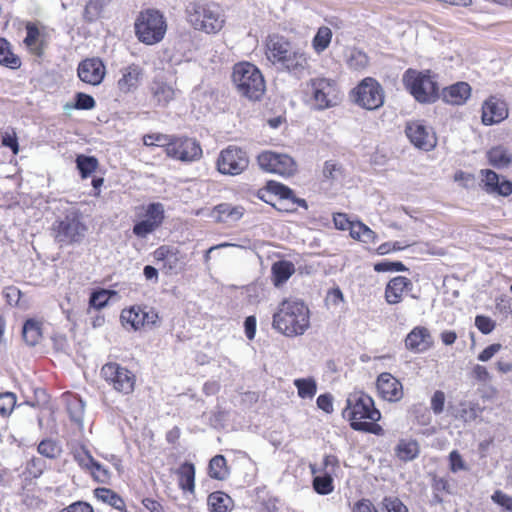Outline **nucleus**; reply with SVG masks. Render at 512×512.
Listing matches in <instances>:
<instances>
[{"mask_svg": "<svg viewBox=\"0 0 512 512\" xmlns=\"http://www.w3.org/2000/svg\"><path fill=\"white\" fill-rule=\"evenodd\" d=\"M460 407V419H462L465 422L474 421L482 412V409L480 408V405L477 402L461 401Z\"/></svg>", "mask_w": 512, "mask_h": 512, "instance_id": "obj_54", "label": "nucleus"}, {"mask_svg": "<svg viewBox=\"0 0 512 512\" xmlns=\"http://www.w3.org/2000/svg\"><path fill=\"white\" fill-rule=\"evenodd\" d=\"M74 162L75 168L82 180L92 177L100 166L96 156L84 153L76 154Z\"/></svg>", "mask_w": 512, "mask_h": 512, "instance_id": "obj_31", "label": "nucleus"}, {"mask_svg": "<svg viewBox=\"0 0 512 512\" xmlns=\"http://www.w3.org/2000/svg\"><path fill=\"white\" fill-rule=\"evenodd\" d=\"M120 73L121 77L117 81V88L124 95L134 93L144 78V69L135 63L122 67Z\"/></svg>", "mask_w": 512, "mask_h": 512, "instance_id": "obj_20", "label": "nucleus"}, {"mask_svg": "<svg viewBox=\"0 0 512 512\" xmlns=\"http://www.w3.org/2000/svg\"><path fill=\"white\" fill-rule=\"evenodd\" d=\"M395 456L402 462L416 459L420 453V446L415 439H400L394 448Z\"/></svg>", "mask_w": 512, "mask_h": 512, "instance_id": "obj_36", "label": "nucleus"}, {"mask_svg": "<svg viewBox=\"0 0 512 512\" xmlns=\"http://www.w3.org/2000/svg\"><path fill=\"white\" fill-rule=\"evenodd\" d=\"M472 87L468 82L458 81L440 91V98L448 105L462 106L471 97Z\"/></svg>", "mask_w": 512, "mask_h": 512, "instance_id": "obj_23", "label": "nucleus"}, {"mask_svg": "<svg viewBox=\"0 0 512 512\" xmlns=\"http://www.w3.org/2000/svg\"><path fill=\"white\" fill-rule=\"evenodd\" d=\"M77 75L82 82L98 86L106 75L105 63L99 57L86 58L78 64Z\"/></svg>", "mask_w": 512, "mask_h": 512, "instance_id": "obj_16", "label": "nucleus"}, {"mask_svg": "<svg viewBox=\"0 0 512 512\" xmlns=\"http://www.w3.org/2000/svg\"><path fill=\"white\" fill-rule=\"evenodd\" d=\"M279 68L288 72L296 79H300L307 68V58L305 54L297 48L291 53L290 57L279 64Z\"/></svg>", "mask_w": 512, "mask_h": 512, "instance_id": "obj_29", "label": "nucleus"}, {"mask_svg": "<svg viewBox=\"0 0 512 512\" xmlns=\"http://www.w3.org/2000/svg\"><path fill=\"white\" fill-rule=\"evenodd\" d=\"M251 497L254 505L250 509L255 512H278L281 508L280 499L270 494L266 487L256 488Z\"/></svg>", "mask_w": 512, "mask_h": 512, "instance_id": "obj_25", "label": "nucleus"}, {"mask_svg": "<svg viewBox=\"0 0 512 512\" xmlns=\"http://www.w3.org/2000/svg\"><path fill=\"white\" fill-rule=\"evenodd\" d=\"M160 317L158 311L147 305H141V323L142 328H154L159 326Z\"/></svg>", "mask_w": 512, "mask_h": 512, "instance_id": "obj_53", "label": "nucleus"}, {"mask_svg": "<svg viewBox=\"0 0 512 512\" xmlns=\"http://www.w3.org/2000/svg\"><path fill=\"white\" fill-rule=\"evenodd\" d=\"M51 340L55 352L70 355L71 346L65 334L54 333L53 336L51 337Z\"/></svg>", "mask_w": 512, "mask_h": 512, "instance_id": "obj_60", "label": "nucleus"}, {"mask_svg": "<svg viewBox=\"0 0 512 512\" xmlns=\"http://www.w3.org/2000/svg\"><path fill=\"white\" fill-rule=\"evenodd\" d=\"M152 100L157 107L165 108L175 98V90L162 77L153 79L150 85Z\"/></svg>", "mask_w": 512, "mask_h": 512, "instance_id": "obj_26", "label": "nucleus"}, {"mask_svg": "<svg viewBox=\"0 0 512 512\" xmlns=\"http://www.w3.org/2000/svg\"><path fill=\"white\" fill-rule=\"evenodd\" d=\"M89 308H93L100 311L109 305V301L101 291V287H97L91 290L88 300Z\"/></svg>", "mask_w": 512, "mask_h": 512, "instance_id": "obj_57", "label": "nucleus"}, {"mask_svg": "<svg viewBox=\"0 0 512 512\" xmlns=\"http://www.w3.org/2000/svg\"><path fill=\"white\" fill-rule=\"evenodd\" d=\"M486 159L490 166L496 169H504L511 165L512 154L503 145H497L486 151Z\"/></svg>", "mask_w": 512, "mask_h": 512, "instance_id": "obj_33", "label": "nucleus"}, {"mask_svg": "<svg viewBox=\"0 0 512 512\" xmlns=\"http://www.w3.org/2000/svg\"><path fill=\"white\" fill-rule=\"evenodd\" d=\"M266 190L269 192V194L278 197L280 201L278 206L287 207L284 204V201H289L292 199V197H294V190L292 188L276 180L266 181Z\"/></svg>", "mask_w": 512, "mask_h": 512, "instance_id": "obj_45", "label": "nucleus"}, {"mask_svg": "<svg viewBox=\"0 0 512 512\" xmlns=\"http://www.w3.org/2000/svg\"><path fill=\"white\" fill-rule=\"evenodd\" d=\"M230 470L224 455L217 454L209 460L208 475L215 480L223 481L229 477Z\"/></svg>", "mask_w": 512, "mask_h": 512, "instance_id": "obj_41", "label": "nucleus"}, {"mask_svg": "<svg viewBox=\"0 0 512 512\" xmlns=\"http://www.w3.org/2000/svg\"><path fill=\"white\" fill-rule=\"evenodd\" d=\"M93 493L97 501L107 504L120 512H127L123 498L114 490L107 487H97Z\"/></svg>", "mask_w": 512, "mask_h": 512, "instance_id": "obj_35", "label": "nucleus"}, {"mask_svg": "<svg viewBox=\"0 0 512 512\" xmlns=\"http://www.w3.org/2000/svg\"><path fill=\"white\" fill-rule=\"evenodd\" d=\"M406 91L420 104H434L440 99L437 75L429 69L408 68L402 75Z\"/></svg>", "mask_w": 512, "mask_h": 512, "instance_id": "obj_5", "label": "nucleus"}, {"mask_svg": "<svg viewBox=\"0 0 512 512\" xmlns=\"http://www.w3.org/2000/svg\"><path fill=\"white\" fill-rule=\"evenodd\" d=\"M122 326L127 330L139 331L142 329L141 323V305H132L124 308L120 314Z\"/></svg>", "mask_w": 512, "mask_h": 512, "instance_id": "obj_39", "label": "nucleus"}, {"mask_svg": "<svg viewBox=\"0 0 512 512\" xmlns=\"http://www.w3.org/2000/svg\"><path fill=\"white\" fill-rule=\"evenodd\" d=\"M482 189L491 195L508 197L512 194V180L492 169H482Z\"/></svg>", "mask_w": 512, "mask_h": 512, "instance_id": "obj_17", "label": "nucleus"}, {"mask_svg": "<svg viewBox=\"0 0 512 512\" xmlns=\"http://www.w3.org/2000/svg\"><path fill=\"white\" fill-rule=\"evenodd\" d=\"M446 397L442 390H436L430 399L431 410L435 415H440L445 409Z\"/></svg>", "mask_w": 512, "mask_h": 512, "instance_id": "obj_64", "label": "nucleus"}, {"mask_svg": "<svg viewBox=\"0 0 512 512\" xmlns=\"http://www.w3.org/2000/svg\"><path fill=\"white\" fill-rule=\"evenodd\" d=\"M266 46L268 59L276 65L290 57L291 53L297 49L285 36L279 34L270 35Z\"/></svg>", "mask_w": 512, "mask_h": 512, "instance_id": "obj_21", "label": "nucleus"}, {"mask_svg": "<svg viewBox=\"0 0 512 512\" xmlns=\"http://www.w3.org/2000/svg\"><path fill=\"white\" fill-rule=\"evenodd\" d=\"M332 39V31L329 27L321 26L318 28L312 39V46L317 53H321L326 50Z\"/></svg>", "mask_w": 512, "mask_h": 512, "instance_id": "obj_48", "label": "nucleus"}, {"mask_svg": "<svg viewBox=\"0 0 512 512\" xmlns=\"http://www.w3.org/2000/svg\"><path fill=\"white\" fill-rule=\"evenodd\" d=\"M507 103L496 96L488 97L481 107V122L485 126L501 123L508 118Z\"/></svg>", "mask_w": 512, "mask_h": 512, "instance_id": "obj_18", "label": "nucleus"}, {"mask_svg": "<svg viewBox=\"0 0 512 512\" xmlns=\"http://www.w3.org/2000/svg\"><path fill=\"white\" fill-rule=\"evenodd\" d=\"M301 399H312L317 393V382L314 377L296 378L293 381Z\"/></svg>", "mask_w": 512, "mask_h": 512, "instance_id": "obj_46", "label": "nucleus"}, {"mask_svg": "<svg viewBox=\"0 0 512 512\" xmlns=\"http://www.w3.org/2000/svg\"><path fill=\"white\" fill-rule=\"evenodd\" d=\"M200 142L186 135H173L167 147V157L182 163H191L202 157Z\"/></svg>", "mask_w": 512, "mask_h": 512, "instance_id": "obj_11", "label": "nucleus"}, {"mask_svg": "<svg viewBox=\"0 0 512 512\" xmlns=\"http://www.w3.org/2000/svg\"><path fill=\"white\" fill-rule=\"evenodd\" d=\"M37 451L40 455L46 458L56 459L60 456L62 448L58 441L51 438H45L38 444Z\"/></svg>", "mask_w": 512, "mask_h": 512, "instance_id": "obj_49", "label": "nucleus"}, {"mask_svg": "<svg viewBox=\"0 0 512 512\" xmlns=\"http://www.w3.org/2000/svg\"><path fill=\"white\" fill-rule=\"evenodd\" d=\"M323 181H328L330 185L341 182L345 177L344 166L335 160H326L322 169Z\"/></svg>", "mask_w": 512, "mask_h": 512, "instance_id": "obj_42", "label": "nucleus"}, {"mask_svg": "<svg viewBox=\"0 0 512 512\" xmlns=\"http://www.w3.org/2000/svg\"><path fill=\"white\" fill-rule=\"evenodd\" d=\"M67 412L72 422L81 425L84 419L85 413V401L77 394L71 395L67 399Z\"/></svg>", "mask_w": 512, "mask_h": 512, "instance_id": "obj_44", "label": "nucleus"}, {"mask_svg": "<svg viewBox=\"0 0 512 512\" xmlns=\"http://www.w3.org/2000/svg\"><path fill=\"white\" fill-rule=\"evenodd\" d=\"M165 218L164 205L161 202H149L134 221L132 233L138 239H146L163 225Z\"/></svg>", "mask_w": 512, "mask_h": 512, "instance_id": "obj_9", "label": "nucleus"}, {"mask_svg": "<svg viewBox=\"0 0 512 512\" xmlns=\"http://www.w3.org/2000/svg\"><path fill=\"white\" fill-rule=\"evenodd\" d=\"M342 416L348 420L353 430L368 431L369 422L367 420L378 422L381 419V412L376 408L370 395L364 391H355L348 396Z\"/></svg>", "mask_w": 512, "mask_h": 512, "instance_id": "obj_4", "label": "nucleus"}, {"mask_svg": "<svg viewBox=\"0 0 512 512\" xmlns=\"http://www.w3.org/2000/svg\"><path fill=\"white\" fill-rule=\"evenodd\" d=\"M216 165L221 174L236 176L248 167L249 158L242 148L228 146L220 152Z\"/></svg>", "mask_w": 512, "mask_h": 512, "instance_id": "obj_14", "label": "nucleus"}, {"mask_svg": "<svg viewBox=\"0 0 512 512\" xmlns=\"http://www.w3.org/2000/svg\"><path fill=\"white\" fill-rule=\"evenodd\" d=\"M433 345L430 331L424 326L414 327L405 338V347L414 353H423Z\"/></svg>", "mask_w": 512, "mask_h": 512, "instance_id": "obj_24", "label": "nucleus"}, {"mask_svg": "<svg viewBox=\"0 0 512 512\" xmlns=\"http://www.w3.org/2000/svg\"><path fill=\"white\" fill-rule=\"evenodd\" d=\"M295 272V265L289 260H278L272 264L271 280L275 287L283 286Z\"/></svg>", "mask_w": 512, "mask_h": 512, "instance_id": "obj_32", "label": "nucleus"}, {"mask_svg": "<svg viewBox=\"0 0 512 512\" xmlns=\"http://www.w3.org/2000/svg\"><path fill=\"white\" fill-rule=\"evenodd\" d=\"M377 273L386 272H408L409 268L400 260L382 259L373 265Z\"/></svg>", "mask_w": 512, "mask_h": 512, "instance_id": "obj_51", "label": "nucleus"}, {"mask_svg": "<svg viewBox=\"0 0 512 512\" xmlns=\"http://www.w3.org/2000/svg\"><path fill=\"white\" fill-rule=\"evenodd\" d=\"M89 464L91 465V468H89V471L93 478L101 483H105L110 479V471L109 469L104 466L101 462L96 460L92 455L87 456Z\"/></svg>", "mask_w": 512, "mask_h": 512, "instance_id": "obj_52", "label": "nucleus"}, {"mask_svg": "<svg viewBox=\"0 0 512 512\" xmlns=\"http://www.w3.org/2000/svg\"><path fill=\"white\" fill-rule=\"evenodd\" d=\"M257 163L263 171L280 176H292L297 172L296 161L285 153L263 151L257 156Z\"/></svg>", "mask_w": 512, "mask_h": 512, "instance_id": "obj_13", "label": "nucleus"}, {"mask_svg": "<svg viewBox=\"0 0 512 512\" xmlns=\"http://www.w3.org/2000/svg\"><path fill=\"white\" fill-rule=\"evenodd\" d=\"M313 474L312 487L313 490L319 495H329L334 491V478L328 471H323L316 474L315 465H310Z\"/></svg>", "mask_w": 512, "mask_h": 512, "instance_id": "obj_37", "label": "nucleus"}, {"mask_svg": "<svg viewBox=\"0 0 512 512\" xmlns=\"http://www.w3.org/2000/svg\"><path fill=\"white\" fill-rule=\"evenodd\" d=\"M96 107V100L94 97L85 92H75L72 102H67L63 109L64 111L69 110H83L89 111Z\"/></svg>", "mask_w": 512, "mask_h": 512, "instance_id": "obj_43", "label": "nucleus"}, {"mask_svg": "<svg viewBox=\"0 0 512 512\" xmlns=\"http://www.w3.org/2000/svg\"><path fill=\"white\" fill-rule=\"evenodd\" d=\"M413 282L405 276H395L385 285L384 298L389 305H396L402 302L403 295L413 290Z\"/></svg>", "mask_w": 512, "mask_h": 512, "instance_id": "obj_22", "label": "nucleus"}, {"mask_svg": "<svg viewBox=\"0 0 512 512\" xmlns=\"http://www.w3.org/2000/svg\"><path fill=\"white\" fill-rule=\"evenodd\" d=\"M174 134L149 133L143 136V144L147 147H162L167 155V147Z\"/></svg>", "mask_w": 512, "mask_h": 512, "instance_id": "obj_50", "label": "nucleus"}, {"mask_svg": "<svg viewBox=\"0 0 512 512\" xmlns=\"http://www.w3.org/2000/svg\"><path fill=\"white\" fill-rule=\"evenodd\" d=\"M405 134L415 148L423 151H431L437 144L435 134L424 121L408 122L405 127Z\"/></svg>", "mask_w": 512, "mask_h": 512, "instance_id": "obj_15", "label": "nucleus"}, {"mask_svg": "<svg viewBox=\"0 0 512 512\" xmlns=\"http://www.w3.org/2000/svg\"><path fill=\"white\" fill-rule=\"evenodd\" d=\"M474 325L483 335H489L494 331L496 321L487 315L478 314L475 317Z\"/></svg>", "mask_w": 512, "mask_h": 512, "instance_id": "obj_59", "label": "nucleus"}, {"mask_svg": "<svg viewBox=\"0 0 512 512\" xmlns=\"http://www.w3.org/2000/svg\"><path fill=\"white\" fill-rule=\"evenodd\" d=\"M177 474L179 487L185 492H193L195 488V465L186 460L180 464Z\"/></svg>", "mask_w": 512, "mask_h": 512, "instance_id": "obj_40", "label": "nucleus"}, {"mask_svg": "<svg viewBox=\"0 0 512 512\" xmlns=\"http://www.w3.org/2000/svg\"><path fill=\"white\" fill-rule=\"evenodd\" d=\"M449 469L452 473H457L461 470H468V465L464 461L462 455L458 450H452L448 456Z\"/></svg>", "mask_w": 512, "mask_h": 512, "instance_id": "obj_62", "label": "nucleus"}, {"mask_svg": "<svg viewBox=\"0 0 512 512\" xmlns=\"http://www.w3.org/2000/svg\"><path fill=\"white\" fill-rule=\"evenodd\" d=\"M308 86L315 110L323 111L336 105L337 84L334 80L325 77L312 78Z\"/></svg>", "mask_w": 512, "mask_h": 512, "instance_id": "obj_12", "label": "nucleus"}, {"mask_svg": "<svg viewBox=\"0 0 512 512\" xmlns=\"http://www.w3.org/2000/svg\"><path fill=\"white\" fill-rule=\"evenodd\" d=\"M381 504L382 512H409L408 508L396 496H385Z\"/></svg>", "mask_w": 512, "mask_h": 512, "instance_id": "obj_58", "label": "nucleus"}, {"mask_svg": "<svg viewBox=\"0 0 512 512\" xmlns=\"http://www.w3.org/2000/svg\"><path fill=\"white\" fill-rule=\"evenodd\" d=\"M157 262L163 263V269L172 272L178 268L180 262V251L172 245H161L152 253Z\"/></svg>", "mask_w": 512, "mask_h": 512, "instance_id": "obj_28", "label": "nucleus"}, {"mask_svg": "<svg viewBox=\"0 0 512 512\" xmlns=\"http://www.w3.org/2000/svg\"><path fill=\"white\" fill-rule=\"evenodd\" d=\"M379 396L389 402H398L403 397V385L389 372H383L376 379Z\"/></svg>", "mask_w": 512, "mask_h": 512, "instance_id": "obj_19", "label": "nucleus"}, {"mask_svg": "<svg viewBox=\"0 0 512 512\" xmlns=\"http://www.w3.org/2000/svg\"><path fill=\"white\" fill-rule=\"evenodd\" d=\"M207 506L209 512H231L235 508L233 499L221 490L208 495Z\"/></svg>", "mask_w": 512, "mask_h": 512, "instance_id": "obj_34", "label": "nucleus"}, {"mask_svg": "<svg viewBox=\"0 0 512 512\" xmlns=\"http://www.w3.org/2000/svg\"><path fill=\"white\" fill-rule=\"evenodd\" d=\"M350 98L357 106L366 110H377L384 104V90L373 77H365L350 91Z\"/></svg>", "mask_w": 512, "mask_h": 512, "instance_id": "obj_8", "label": "nucleus"}, {"mask_svg": "<svg viewBox=\"0 0 512 512\" xmlns=\"http://www.w3.org/2000/svg\"><path fill=\"white\" fill-rule=\"evenodd\" d=\"M167 31L164 14L156 8H147L139 12L134 22L135 36L145 45L161 42Z\"/></svg>", "mask_w": 512, "mask_h": 512, "instance_id": "obj_6", "label": "nucleus"}, {"mask_svg": "<svg viewBox=\"0 0 512 512\" xmlns=\"http://www.w3.org/2000/svg\"><path fill=\"white\" fill-rule=\"evenodd\" d=\"M21 335L24 343L27 346H36L43 335V323L33 317L27 318L23 322Z\"/></svg>", "mask_w": 512, "mask_h": 512, "instance_id": "obj_30", "label": "nucleus"}, {"mask_svg": "<svg viewBox=\"0 0 512 512\" xmlns=\"http://www.w3.org/2000/svg\"><path fill=\"white\" fill-rule=\"evenodd\" d=\"M492 501L503 509V512H512V497L501 490H496L491 496Z\"/></svg>", "mask_w": 512, "mask_h": 512, "instance_id": "obj_63", "label": "nucleus"}, {"mask_svg": "<svg viewBox=\"0 0 512 512\" xmlns=\"http://www.w3.org/2000/svg\"><path fill=\"white\" fill-rule=\"evenodd\" d=\"M244 211L241 205L223 202L214 206L211 216L219 223H234L243 217Z\"/></svg>", "mask_w": 512, "mask_h": 512, "instance_id": "obj_27", "label": "nucleus"}, {"mask_svg": "<svg viewBox=\"0 0 512 512\" xmlns=\"http://www.w3.org/2000/svg\"><path fill=\"white\" fill-rule=\"evenodd\" d=\"M231 80L240 96L252 102L262 100L266 82L261 70L253 63L240 61L233 65Z\"/></svg>", "mask_w": 512, "mask_h": 512, "instance_id": "obj_3", "label": "nucleus"}, {"mask_svg": "<svg viewBox=\"0 0 512 512\" xmlns=\"http://www.w3.org/2000/svg\"><path fill=\"white\" fill-rule=\"evenodd\" d=\"M87 232L84 215L77 207L65 209L51 225V235L60 248L82 244Z\"/></svg>", "mask_w": 512, "mask_h": 512, "instance_id": "obj_2", "label": "nucleus"}, {"mask_svg": "<svg viewBox=\"0 0 512 512\" xmlns=\"http://www.w3.org/2000/svg\"><path fill=\"white\" fill-rule=\"evenodd\" d=\"M273 328L287 337L300 336L310 326V312L301 300L284 299L273 314Z\"/></svg>", "mask_w": 512, "mask_h": 512, "instance_id": "obj_1", "label": "nucleus"}, {"mask_svg": "<svg viewBox=\"0 0 512 512\" xmlns=\"http://www.w3.org/2000/svg\"><path fill=\"white\" fill-rule=\"evenodd\" d=\"M1 146L9 148L13 154L19 152L18 137L13 128L8 127L0 133Z\"/></svg>", "mask_w": 512, "mask_h": 512, "instance_id": "obj_55", "label": "nucleus"}, {"mask_svg": "<svg viewBox=\"0 0 512 512\" xmlns=\"http://www.w3.org/2000/svg\"><path fill=\"white\" fill-rule=\"evenodd\" d=\"M186 12L187 19L193 28L207 34L218 33L225 22L220 7L214 4H190Z\"/></svg>", "mask_w": 512, "mask_h": 512, "instance_id": "obj_7", "label": "nucleus"}, {"mask_svg": "<svg viewBox=\"0 0 512 512\" xmlns=\"http://www.w3.org/2000/svg\"><path fill=\"white\" fill-rule=\"evenodd\" d=\"M100 375L108 385L119 393L129 395L134 391L135 374L117 362L105 363L101 368Z\"/></svg>", "mask_w": 512, "mask_h": 512, "instance_id": "obj_10", "label": "nucleus"}, {"mask_svg": "<svg viewBox=\"0 0 512 512\" xmlns=\"http://www.w3.org/2000/svg\"><path fill=\"white\" fill-rule=\"evenodd\" d=\"M368 62L369 58L366 53L358 49H354L348 58L350 67L356 70L365 68L368 65Z\"/></svg>", "mask_w": 512, "mask_h": 512, "instance_id": "obj_61", "label": "nucleus"}, {"mask_svg": "<svg viewBox=\"0 0 512 512\" xmlns=\"http://www.w3.org/2000/svg\"><path fill=\"white\" fill-rule=\"evenodd\" d=\"M109 4L106 0H88L84 7L83 19L94 23L101 18L104 8Z\"/></svg>", "mask_w": 512, "mask_h": 512, "instance_id": "obj_47", "label": "nucleus"}, {"mask_svg": "<svg viewBox=\"0 0 512 512\" xmlns=\"http://www.w3.org/2000/svg\"><path fill=\"white\" fill-rule=\"evenodd\" d=\"M17 403L16 394L10 391L0 393V415L9 416Z\"/></svg>", "mask_w": 512, "mask_h": 512, "instance_id": "obj_56", "label": "nucleus"}, {"mask_svg": "<svg viewBox=\"0 0 512 512\" xmlns=\"http://www.w3.org/2000/svg\"><path fill=\"white\" fill-rule=\"evenodd\" d=\"M0 65L11 70H17L22 65L20 57L13 53L12 45L5 37H0Z\"/></svg>", "mask_w": 512, "mask_h": 512, "instance_id": "obj_38", "label": "nucleus"}]
</instances>
